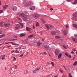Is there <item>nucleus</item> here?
<instances>
[{
  "label": "nucleus",
  "mask_w": 77,
  "mask_h": 77,
  "mask_svg": "<svg viewBox=\"0 0 77 77\" xmlns=\"http://www.w3.org/2000/svg\"><path fill=\"white\" fill-rule=\"evenodd\" d=\"M65 55H66V56L67 57H68V54L66 53H65Z\"/></svg>",
  "instance_id": "36"
},
{
  "label": "nucleus",
  "mask_w": 77,
  "mask_h": 77,
  "mask_svg": "<svg viewBox=\"0 0 77 77\" xmlns=\"http://www.w3.org/2000/svg\"><path fill=\"white\" fill-rule=\"evenodd\" d=\"M74 17H76L77 16V13H75L73 14Z\"/></svg>",
  "instance_id": "13"
},
{
  "label": "nucleus",
  "mask_w": 77,
  "mask_h": 77,
  "mask_svg": "<svg viewBox=\"0 0 77 77\" xmlns=\"http://www.w3.org/2000/svg\"><path fill=\"white\" fill-rule=\"evenodd\" d=\"M3 12V10H1L0 11V14H2Z\"/></svg>",
  "instance_id": "41"
},
{
  "label": "nucleus",
  "mask_w": 77,
  "mask_h": 77,
  "mask_svg": "<svg viewBox=\"0 0 77 77\" xmlns=\"http://www.w3.org/2000/svg\"><path fill=\"white\" fill-rule=\"evenodd\" d=\"M75 56H74L73 57V59H75Z\"/></svg>",
  "instance_id": "59"
},
{
  "label": "nucleus",
  "mask_w": 77,
  "mask_h": 77,
  "mask_svg": "<svg viewBox=\"0 0 77 77\" xmlns=\"http://www.w3.org/2000/svg\"><path fill=\"white\" fill-rule=\"evenodd\" d=\"M73 51H75V49H74L72 50Z\"/></svg>",
  "instance_id": "54"
},
{
  "label": "nucleus",
  "mask_w": 77,
  "mask_h": 77,
  "mask_svg": "<svg viewBox=\"0 0 77 77\" xmlns=\"http://www.w3.org/2000/svg\"><path fill=\"white\" fill-rule=\"evenodd\" d=\"M69 77H72V75H71V73L69 74Z\"/></svg>",
  "instance_id": "34"
},
{
  "label": "nucleus",
  "mask_w": 77,
  "mask_h": 77,
  "mask_svg": "<svg viewBox=\"0 0 77 77\" xmlns=\"http://www.w3.org/2000/svg\"><path fill=\"white\" fill-rule=\"evenodd\" d=\"M54 77H58V76H55Z\"/></svg>",
  "instance_id": "61"
},
{
  "label": "nucleus",
  "mask_w": 77,
  "mask_h": 77,
  "mask_svg": "<svg viewBox=\"0 0 77 77\" xmlns=\"http://www.w3.org/2000/svg\"><path fill=\"white\" fill-rule=\"evenodd\" d=\"M74 52H73V51H72V54H74Z\"/></svg>",
  "instance_id": "56"
},
{
  "label": "nucleus",
  "mask_w": 77,
  "mask_h": 77,
  "mask_svg": "<svg viewBox=\"0 0 77 77\" xmlns=\"http://www.w3.org/2000/svg\"><path fill=\"white\" fill-rule=\"evenodd\" d=\"M59 71H60V72H63V71L62 69H59Z\"/></svg>",
  "instance_id": "42"
},
{
  "label": "nucleus",
  "mask_w": 77,
  "mask_h": 77,
  "mask_svg": "<svg viewBox=\"0 0 77 77\" xmlns=\"http://www.w3.org/2000/svg\"><path fill=\"white\" fill-rule=\"evenodd\" d=\"M25 16L26 15L24 14L23 13H20L19 14V17H25Z\"/></svg>",
  "instance_id": "5"
},
{
  "label": "nucleus",
  "mask_w": 77,
  "mask_h": 77,
  "mask_svg": "<svg viewBox=\"0 0 77 77\" xmlns=\"http://www.w3.org/2000/svg\"><path fill=\"white\" fill-rule=\"evenodd\" d=\"M2 31L0 30V34H2Z\"/></svg>",
  "instance_id": "47"
},
{
  "label": "nucleus",
  "mask_w": 77,
  "mask_h": 77,
  "mask_svg": "<svg viewBox=\"0 0 77 77\" xmlns=\"http://www.w3.org/2000/svg\"><path fill=\"white\" fill-rule=\"evenodd\" d=\"M47 64H48V65H50L51 63H48Z\"/></svg>",
  "instance_id": "53"
},
{
  "label": "nucleus",
  "mask_w": 77,
  "mask_h": 77,
  "mask_svg": "<svg viewBox=\"0 0 77 77\" xmlns=\"http://www.w3.org/2000/svg\"><path fill=\"white\" fill-rule=\"evenodd\" d=\"M36 70H33V72L34 73H36Z\"/></svg>",
  "instance_id": "31"
},
{
  "label": "nucleus",
  "mask_w": 77,
  "mask_h": 77,
  "mask_svg": "<svg viewBox=\"0 0 77 77\" xmlns=\"http://www.w3.org/2000/svg\"><path fill=\"white\" fill-rule=\"evenodd\" d=\"M25 35H26V34H20V37H23V36H25Z\"/></svg>",
  "instance_id": "18"
},
{
  "label": "nucleus",
  "mask_w": 77,
  "mask_h": 77,
  "mask_svg": "<svg viewBox=\"0 0 77 77\" xmlns=\"http://www.w3.org/2000/svg\"><path fill=\"white\" fill-rule=\"evenodd\" d=\"M26 16L23 17V20L25 21H27V18L26 17Z\"/></svg>",
  "instance_id": "12"
},
{
  "label": "nucleus",
  "mask_w": 77,
  "mask_h": 77,
  "mask_svg": "<svg viewBox=\"0 0 77 77\" xmlns=\"http://www.w3.org/2000/svg\"><path fill=\"white\" fill-rule=\"evenodd\" d=\"M51 64H52V66H54V63H53V62H51Z\"/></svg>",
  "instance_id": "40"
},
{
  "label": "nucleus",
  "mask_w": 77,
  "mask_h": 77,
  "mask_svg": "<svg viewBox=\"0 0 77 77\" xmlns=\"http://www.w3.org/2000/svg\"><path fill=\"white\" fill-rule=\"evenodd\" d=\"M9 26H10V24L8 23L7 24H5L4 25V27H9Z\"/></svg>",
  "instance_id": "11"
},
{
  "label": "nucleus",
  "mask_w": 77,
  "mask_h": 77,
  "mask_svg": "<svg viewBox=\"0 0 77 77\" xmlns=\"http://www.w3.org/2000/svg\"><path fill=\"white\" fill-rule=\"evenodd\" d=\"M0 26L1 27H3V23L2 22H1L0 23Z\"/></svg>",
  "instance_id": "29"
},
{
  "label": "nucleus",
  "mask_w": 77,
  "mask_h": 77,
  "mask_svg": "<svg viewBox=\"0 0 77 77\" xmlns=\"http://www.w3.org/2000/svg\"><path fill=\"white\" fill-rule=\"evenodd\" d=\"M15 53H20V51H19L17 50H16V51H15Z\"/></svg>",
  "instance_id": "32"
},
{
  "label": "nucleus",
  "mask_w": 77,
  "mask_h": 77,
  "mask_svg": "<svg viewBox=\"0 0 77 77\" xmlns=\"http://www.w3.org/2000/svg\"><path fill=\"white\" fill-rule=\"evenodd\" d=\"M51 11H53V8H51L50 9Z\"/></svg>",
  "instance_id": "52"
},
{
  "label": "nucleus",
  "mask_w": 77,
  "mask_h": 77,
  "mask_svg": "<svg viewBox=\"0 0 77 77\" xmlns=\"http://www.w3.org/2000/svg\"><path fill=\"white\" fill-rule=\"evenodd\" d=\"M15 68H17V67H18V66H17V65H16L15 66Z\"/></svg>",
  "instance_id": "48"
},
{
  "label": "nucleus",
  "mask_w": 77,
  "mask_h": 77,
  "mask_svg": "<svg viewBox=\"0 0 77 77\" xmlns=\"http://www.w3.org/2000/svg\"><path fill=\"white\" fill-rule=\"evenodd\" d=\"M55 37L56 39H60L61 38L60 37L58 36H55Z\"/></svg>",
  "instance_id": "19"
},
{
  "label": "nucleus",
  "mask_w": 77,
  "mask_h": 77,
  "mask_svg": "<svg viewBox=\"0 0 77 77\" xmlns=\"http://www.w3.org/2000/svg\"><path fill=\"white\" fill-rule=\"evenodd\" d=\"M69 58H71V55H70L69 56Z\"/></svg>",
  "instance_id": "57"
},
{
  "label": "nucleus",
  "mask_w": 77,
  "mask_h": 77,
  "mask_svg": "<svg viewBox=\"0 0 77 77\" xmlns=\"http://www.w3.org/2000/svg\"><path fill=\"white\" fill-rule=\"evenodd\" d=\"M17 39H15L14 38H13L12 39V40L13 41H17Z\"/></svg>",
  "instance_id": "33"
},
{
  "label": "nucleus",
  "mask_w": 77,
  "mask_h": 77,
  "mask_svg": "<svg viewBox=\"0 0 77 77\" xmlns=\"http://www.w3.org/2000/svg\"><path fill=\"white\" fill-rule=\"evenodd\" d=\"M60 53V51L58 49H57L55 51V54L56 55H58Z\"/></svg>",
  "instance_id": "4"
},
{
  "label": "nucleus",
  "mask_w": 77,
  "mask_h": 77,
  "mask_svg": "<svg viewBox=\"0 0 77 77\" xmlns=\"http://www.w3.org/2000/svg\"><path fill=\"white\" fill-rule=\"evenodd\" d=\"M41 44V43L40 42H38L37 43V45H38V46H40Z\"/></svg>",
  "instance_id": "23"
},
{
  "label": "nucleus",
  "mask_w": 77,
  "mask_h": 77,
  "mask_svg": "<svg viewBox=\"0 0 77 77\" xmlns=\"http://www.w3.org/2000/svg\"><path fill=\"white\" fill-rule=\"evenodd\" d=\"M42 41H44V39H42Z\"/></svg>",
  "instance_id": "60"
},
{
  "label": "nucleus",
  "mask_w": 77,
  "mask_h": 77,
  "mask_svg": "<svg viewBox=\"0 0 77 77\" xmlns=\"http://www.w3.org/2000/svg\"><path fill=\"white\" fill-rule=\"evenodd\" d=\"M39 69H40L37 68V69H35V70H36V71H38V70H39Z\"/></svg>",
  "instance_id": "43"
},
{
  "label": "nucleus",
  "mask_w": 77,
  "mask_h": 77,
  "mask_svg": "<svg viewBox=\"0 0 77 77\" xmlns=\"http://www.w3.org/2000/svg\"><path fill=\"white\" fill-rule=\"evenodd\" d=\"M14 51H11V53H14Z\"/></svg>",
  "instance_id": "50"
},
{
  "label": "nucleus",
  "mask_w": 77,
  "mask_h": 77,
  "mask_svg": "<svg viewBox=\"0 0 77 77\" xmlns=\"http://www.w3.org/2000/svg\"><path fill=\"white\" fill-rule=\"evenodd\" d=\"M28 6H31V4H30V3H29V4H28Z\"/></svg>",
  "instance_id": "45"
},
{
  "label": "nucleus",
  "mask_w": 77,
  "mask_h": 77,
  "mask_svg": "<svg viewBox=\"0 0 77 77\" xmlns=\"http://www.w3.org/2000/svg\"><path fill=\"white\" fill-rule=\"evenodd\" d=\"M63 47L65 49H66V46H65L64 45H63Z\"/></svg>",
  "instance_id": "37"
},
{
  "label": "nucleus",
  "mask_w": 77,
  "mask_h": 77,
  "mask_svg": "<svg viewBox=\"0 0 77 77\" xmlns=\"http://www.w3.org/2000/svg\"><path fill=\"white\" fill-rule=\"evenodd\" d=\"M74 4H77V0H75L74 2Z\"/></svg>",
  "instance_id": "30"
},
{
  "label": "nucleus",
  "mask_w": 77,
  "mask_h": 77,
  "mask_svg": "<svg viewBox=\"0 0 77 77\" xmlns=\"http://www.w3.org/2000/svg\"><path fill=\"white\" fill-rule=\"evenodd\" d=\"M26 30L27 31H31V30H32V28H31L26 27Z\"/></svg>",
  "instance_id": "10"
},
{
  "label": "nucleus",
  "mask_w": 77,
  "mask_h": 77,
  "mask_svg": "<svg viewBox=\"0 0 77 77\" xmlns=\"http://www.w3.org/2000/svg\"><path fill=\"white\" fill-rule=\"evenodd\" d=\"M11 44H13V45H17V46L20 45L19 44H15V43H14L13 42H11Z\"/></svg>",
  "instance_id": "17"
},
{
  "label": "nucleus",
  "mask_w": 77,
  "mask_h": 77,
  "mask_svg": "<svg viewBox=\"0 0 77 77\" xmlns=\"http://www.w3.org/2000/svg\"><path fill=\"white\" fill-rule=\"evenodd\" d=\"M72 40L74 42H75V43H77V39L75 38L74 37H73L72 38Z\"/></svg>",
  "instance_id": "8"
},
{
  "label": "nucleus",
  "mask_w": 77,
  "mask_h": 77,
  "mask_svg": "<svg viewBox=\"0 0 77 77\" xmlns=\"http://www.w3.org/2000/svg\"><path fill=\"white\" fill-rule=\"evenodd\" d=\"M23 54H22L20 55V57H23Z\"/></svg>",
  "instance_id": "46"
},
{
  "label": "nucleus",
  "mask_w": 77,
  "mask_h": 77,
  "mask_svg": "<svg viewBox=\"0 0 77 77\" xmlns=\"http://www.w3.org/2000/svg\"><path fill=\"white\" fill-rule=\"evenodd\" d=\"M43 23H46V22H45V21H43Z\"/></svg>",
  "instance_id": "64"
},
{
  "label": "nucleus",
  "mask_w": 77,
  "mask_h": 77,
  "mask_svg": "<svg viewBox=\"0 0 77 77\" xmlns=\"http://www.w3.org/2000/svg\"><path fill=\"white\" fill-rule=\"evenodd\" d=\"M13 58H14V60H16V58H15V57H14Z\"/></svg>",
  "instance_id": "38"
},
{
  "label": "nucleus",
  "mask_w": 77,
  "mask_h": 77,
  "mask_svg": "<svg viewBox=\"0 0 77 77\" xmlns=\"http://www.w3.org/2000/svg\"><path fill=\"white\" fill-rule=\"evenodd\" d=\"M39 17V15L37 14H34V17L35 18V19H37Z\"/></svg>",
  "instance_id": "3"
},
{
  "label": "nucleus",
  "mask_w": 77,
  "mask_h": 77,
  "mask_svg": "<svg viewBox=\"0 0 77 77\" xmlns=\"http://www.w3.org/2000/svg\"><path fill=\"white\" fill-rule=\"evenodd\" d=\"M30 9H31V10H34V9H35V7L34 6H32L30 7Z\"/></svg>",
  "instance_id": "9"
},
{
  "label": "nucleus",
  "mask_w": 77,
  "mask_h": 77,
  "mask_svg": "<svg viewBox=\"0 0 77 77\" xmlns=\"http://www.w3.org/2000/svg\"><path fill=\"white\" fill-rule=\"evenodd\" d=\"M51 33L53 35H56V32L54 31L51 32Z\"/></svg>",
  "instance_id": "15"
},
{
  "label": "nucleus",
  "mask_w": 77,
  "mask_h": 77,
  "mask_svg": "<svg viewBox=\"0 0 77 77\" xmlns=\"http://www.w3.org/2000/svg\"><path fill=\"white\" fill-rule=\"evenodd\" d=\"M68 31L67 30H64L63 32V33L64 35H66L68 34Z\"/></svg>",
  "instance_id": "7"
},
{
  "label": "nucleus",
  "mask_w": 77,
  "mask_h": 77,
  "mask_svg": "<svg viewBox=\"0 0 77 77\" xmlns=\"http://www.w3.org/2000/svg\"><path fill=\"white\" fill-rule=\"evenodd\" d=\"M5 36V34H2V35H1V36L0 37V38H2V37H3Z\"/></svg>",
  "instance_id": "35"
},
{
  "label": "nucleus",
  "mask_w": 77,
  "mask_h": 77,
  "mask_svg": "<svg viewBox=\"0 0 77 77\" xmlns=\"http://www.w3.org/2000/svg\"><path fill=\"white\" fill-rule=\"evenodd\" d=\"M12 9L14 11H17V8L16 6H13L12 7Z\"/></svg>",
  "instance_id": "6"
},
{
  "label": "nucleus",
  "mask_w": 77,
  "mask_h": 77,
  "mask_svg": "<svg viewBox=\"0 0 77 77\" xmlns=\"http://www.w3.org/2000/svg\"><path fill=\"white\" fill-rule=\"evenodd\" d=\"M15 50H18V48H15Z\"/></svg>",
  "instance_id": "63"
},
{
  "label": "nucleus",
  "mask_w": 77,
  "mask_h": 77,
  "mask_svg": "<svg viewBox=\"0 0 77 77\" xmlns=\"http://www.w3.org/2000/svg\"><path fill=\"white\" fill-rule=\"evenodd\" d=\"M66 1L67 2H71V0H66Z\"/></svg>",
  "instance_id": "39"
},
{
  "label": "nucleus",
  "mask_w": 77,
  "mask_h": 77,
  "mask_svg": "<svg viewBox=\"0 0 77 77\" xmlns=\"http://www.w3.org/2000/svg\"><path fill=\"white\" fill-rule=\"evenodd\" d=\"M8 5H5L3 6V8L4 9H6L7 8H8Z\"/></svg>",
  "instance_id": "14"
},
{
  "label": "nucleus",
  "mask_w": 77,
  "mask_h": 77,
  "mask_svg": "<svg viewBox=\"0 0 77 77\" xmlns=\"http://www.w3.org/2000/svg\"><path fill=\"white\" fill-rule=\"evenodd\" d=\"M20 25L21 27H22V28H23V27H24V25L23 24V23H20Z\"/></svg>",
  "instance_id": "24"
},
{
  "label": "nucleus",
  "mask_w": 77,
  "mask_h": 77,
  "mask_svg": "<svg viewBox=\"0 0 77 77\" xmlns=\"http://www.w3.org/2000/svg\"><path fill=\"white\" fill-rule=\"evenodd\" d=\"M10 47H11V46H9L7 47V48H10Z\"/></svg>",
  "instance_id": "49"
},
{
  "label": "nucleus",
  "mask_w": 77,
  "mask_h": 77,
  "mask_svg": "<svg viewBox=\"0 0 77 77\" xmlns=\"http://www.w3.org/2000/svg\"><path fill=\"white\" fill-rule=\"evenodd\" d=\"M24 13H25V14H26V15H27L28 14V11H24Z\"/></svg>",
  "instance_id": "21"
},
{
  "label": "nucleus",
  "mask_w": 77,
  "mask_h": 77,
  "mask_svg": "<svg viewBox=\"0 0 77 77\" xmlns=\"http://www.w3.org/2000/svg\"><path fill=\"white\" fill-rule=\"evenodd\" d=\"M77 64V61H75L74 63V64H73V65L74 66H75V65H76Z\"/></svg>",
  "instance_id": "27"
},
{
  "label": "nucleus",
  "mask_w": 77,
  "mask_h": 77,
  "mask_svg": "<svg viewBox=\"0 0 77 77\" xmlns=\"http://www.w3.org/2000/svg\"><path fill=\"white\" fill-rule=\"evenodd\" d=\"M33 29H35V26H33Z\"/></svg>",
  "instance_id": "51"
},
{
  "label": "nucleus",
  "mask_w": 77,
  "mask_h": 77,
  "mask_svg": "<svg viewBox=\"0 0 77 77\" xmlns=\"http://www.w3.org/2000/svg\"><path fill=\"white\" fill-rule=\"evenodd\" d=\"M74 36H75V38H77V35H75Z\"/></svg>",
  "instance_id": "55"
},
{
  "label": "nucleus",
  "mask_w": 77,
  "mask_h": 77,
  "mask_svg": "<svg viewBox=\"0 0 77 77\" xmlns=\"http://www.w3.org/2000/svg\"><path fill=\"white\" fill-rule=\"evenodd\" d=\"M73 27H75V28H77V25L76 24H73Z\"/></svg>",
  "instance_id": "20"
},
{
  "label": "nucleus",
  "mask_w": 77,
  "mask_h": 77,
  "mask_svg": "<svg viewBox=\"0 0 77 77\" xmlns=\"http://www.w3.org/2000/svg\"><path fill=\"white\" fill-rule=\"evenodd\" d=\"M5 55H4L3 56L2 58V60H3V59H5Z\"/></svg>",
  "instance_id": "26"
},
{
  "label": "nucleus",
  "mask_w": 77,
  "mask_h": 77,
  "mask_svg": "<svg viewBox=\"0 0 77 77\" xmlns=\"http://www.w3.org/2000/svg\"><path fill=\"white\" fill-rule=\"evenodd\" d=\"M20 28V25L18 24L17 25L14 27L15 29L16 30H19Z\"/></svg>",
  "instance_id": "2"
},
{
  "label": "nucleus",
  "mask_w": 77,
  "mask_h": 77,
  "mask_svg": "<svg viewBox=\"0 0 77 77\" xmlns=\"http://www.w3.org/2000/svg\"><path fill=\"white\" fill-rule=\"evenodd\" d=\"M68 27V25H67L66 26V28Z\"/></svg>",
  "instance_id": "58"
},
{
  "label": "nucleus",
  "mask_w": 77,
  "mask_h": 77,
  "mask_svg": "<svg viewBox=\"0 0 77 77\" xmlns=\"http://www.w3.org/2000/svg\"><path fill=\"white\" fill-rule=\"evenodd\" d=\"M36 27H39V23H38V22H37V23L36 24Z\"/></svg>",
  "instance_id": "25"
},
{
  "label": "nucleus",
  "mask_w": 77,
  "mask_h": 77,
  "mask_svg": "<svg viewBox=\"0 0 77 77\" xmlns=\"http://www.w3.org/2000/svg\"><path fill=\"white\" fill-rule=\"evenodd\" d=\"M43 54H45V55H46V54H47V53H46V52H45L43 53Z\"/></svg>",
  "instance_id": "44"
},
{
  "label": "nucleus",
  "mask_w": 77,
  "mask_h": 77,
  "mask_svg": "<svg viewBox=\"0 0 77 77\" xmlns=\"http://www.w3.org/2000/svg\"><path fill=\"white\" fill-rule=\"evenodd\" d=\"M45 26L48 30H49L50 29H52L53 27V26L50 24H45Z\"/></svg>",
  "instance_id": "1"
},
{
  "label": "nucleus",
  "mask_w": 77,
  "mask_h": 77,
  "mask_svg": "<svg viewBox=\"0 0 77 77\" xmlns=\"http://www.w3.org/2000/svg\"><path fill=\"white\" fill-rule=\"evenodd\" d=\"M62 57V54H59L58 56V59H60V57Z\"/></svg>",
  "instance_id": "16"
},
{
  "label": "nucleus",
  "mask_w": 77,
  "mask_h": 77,
  "mask_svg": "<svg viewBox=\"0 0 77 77\" xmlns=\"http://www.w3.org/2000/svg\"><path fill=\"white\" fill-rule=\"evenodd\" d=\"M72 20H74V21H75L76 20V19L75 17H72Z\"/></svg>",
  "instance_id": "28"
},
{
  "label": "nucleus",
  "mask_w": 77,
  "mask_h": 77,
  "mask_svg": "<svg viewBox=\"0 0 77 77\" xmlns=\"http://www.w3.org/2000/svg\"><path fill=\"white\" fill-rule=\"evenodd\" d=\"M21 48L20 47L19 48V50H20Z\"/></svg>",
  "instance_id": "62"
},
{
  "label": "nucleus",
  "mask_w": 77,
  "mask_h": 77,
  "mask_svg": "<svg viewBox=\"0 0 77 77\" xmlns=\"http://www.w3.org/2000/svg\"><path fill=\"white\" fill-rule=\"evenodd\" d=\"M33 35H30L28 37L29 38H31L33 37Z\"/></svg>",
  "instance_id": "22"
}]
</instances>
